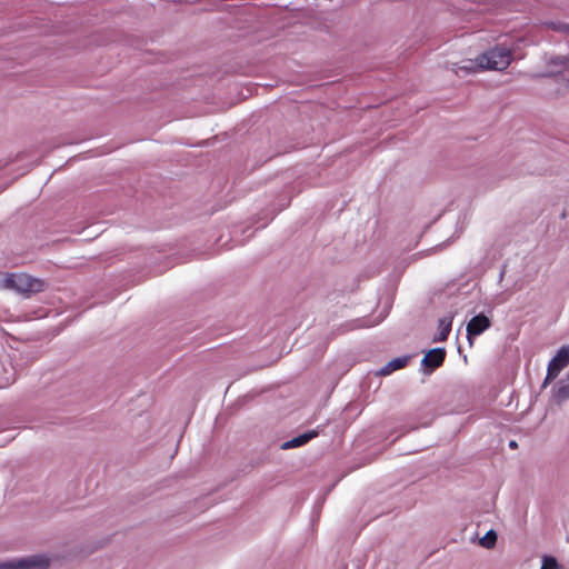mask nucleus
<instances>
[{
	"instance_id": "f8f14e48",
	"label": "nucleus",
	"mask_w": 569,
	"mask_h": 569,
	"mask_svg": "<svg viewBox=\"0 0 569 569\" xmlns=\"http://www.w3.org/2000/svg\"><path fill=\"white\" fill-rule=\"evenodd\" d=\"M558 561L555 557L546 556L542 559V565L540 569H557Z\"/></svg>"
},
{
	"instance_id": "4468645a",
	"label": "nucleus",
	"mask_w": 569,
	"mask_h": 569,
	"mask_svg": "<svg viewBox=\"0 0 569 569\" xmlns=\"http://www.w3.org/2000/svg\"><path fill=\"white\" fill-rule=\"evenodd\" d=\"M510 447H511V448H516V447H517L516 441H511V442H510Z\"/></svg>"
},
{
	"instance_id": "9b49d317",
	"label": "nucleus",
	"mask_w": 569,
	"mask_h": 569,
	"mask_svg": "<svg viewBox=\"0 0 569 569\" xmlns=\"http://www.w3.org/2000/svg\"><path fill=\"white\" fill-rule=\"evenodd\" d=\"M569 398V385H566L563 382H560L556 392H555V400L558 403L563 402Z\"/></svg>"
},
{
	"instance_id": "9d476101",
	"label": "nucleus",
	"mask_w": 569,
	"mask_h": 569,
	"mask_svg": "<svg viewBox=\"0 0 569 569\" xmlns=\"http://www.w3.org/2000/svg\"><path fill=\"white\" fill-rule=\"evenodd\" d=\"M497 532L495 530H489L485 536L478 539V545L486 549H491L495 547L497 542Z\"/></svg>"
},
{
	"instance_id": "20e7f679",
	"label": "nucleus",
	"mask_w": 569,
	"mask_h": 569,
	"mask_svg": "<svg viewBox=\"0 0 569 569\" xmlns=\"http://www.w3.org/2000/svg\"><path fill=\"white\" fill-rule=\"evenodd\" d=\"M569 365V347H561L548 365L545 385L557 378L559 372Z\"/></svg>"
},
{
	"instance_id": "39448f33",
	"label": "nucleus",
	"mask_w": 569,
	"mask_h": 569,
	"mask_svg": "<svg viewBox=\"0 0 569 569\" xmlns=\"http://www.w3.org/2000/svg\"><path fill=\"white\" fill-rule=\"evenodd\" d=\"M490 319L485 315H478L473 317L467 325V333L470 343H472V337L485 332L490 327Z\"/></svg>"
},
{
	"instance_id": "1a4fd4ad",
	"label": "nucleus",
	"mask_w": 569,
	"mask_h": 569,
	"mask_svg": "<svg viewBox=\"0 0 569 569\" xmlns=\"http://www.w3.org/2000/svg\"><path fill=\"white\" fill-rule=\"evenodd\" d=\"M451 325H452L451 316H446V317L441 318L438 322V333H437L436 340L445 341L449 336V332L451 330Z\"/></svg>"
},
{
	"instance_id": "ddd939ff",
	"label": "nucleus",
	"mask_w": 569,
	"mask_h": 569,
	"mask_svg": "<svg viewBox=\"0 0 569 569\" xmlns=\"http://www.w3.org/2000/svg\"><path fill=\"white\" fill-rule=\"evenodd\" d=\"M553 63L555 64H562V66H567L569 63V60L566 59V58H561V57H558L553 60Z\"/></svg>"
},
{
	"instance_id": "f257e3e1",
	"label": "nucleus",
	"mask_w": 569,
	"mask_h": 569,
	"mask_svg": "<svg viewBox=\"0 0 569 569\" xmlns=\"http://www.w3.org/2000/svg\"><path fill=\"white\" fill-rule=\"evenodd\" d=\"M515 59V47L497 43L473 59L467 58L450 66L458 77L481 73L486 71H505Z\"/></svg>"
},
{
	"instance_id": "f03ea898",
	"label": "nucleus",
	"mask_w": 569,
	"mask_h": 569,
	"mask_svg": "<svg viewBox=\"0 0 569 569\" xmlns=\"http://www.w3.org/2000/svg\"><path fill=\"white\" fill-rule=\"evenodd\" d=\"M69 553L66 550L53 549L12 559L0 565V569H46L61 567L68 563Z\"/></svg>"
},
{
	"instance_id": "0eeeda50",
	"label": "nucleus",
	"mask_w": 569,
	"mask_h": 569,
	"mask_svg": "<svg viewBox=\"0 0 569 569\" xmlns=\"http://www.w3.org/2000/svg\"><path fill=\"white\" fill-rule=\"evenodd\" d=\"M318 436L317 431H309L303 435H300L298 437L292 438L289 441H286L281 445L282 450L293 449L301 447L306 443H308L311 439L316 438Z\"/></svg>"
},
{
	"instance_id": "423d86ee",
	"label": "nucleus",
	"mask_w": 569,
	"mask_h": 569,
	"mask_svg": "<svg viewBox=\"0 0 569 569\" xmlns=\"http://www.w3.org/2000/svg\"><path fill=\"white\" fill-rule=\"evenodd\" d=\"M446 351L442 348L429 350L423 359L422 365L429 367L431 370L442 365L445 360Z\"/></svg>"
},
{
	"instance_id": "7ed1b4c3",
	"label": "nucleus",
	"mask_w": 569,
	"mask_h": 569,
	"mask_svg": "<svg viewBox=\"0 0 569 569\" xmlns=\"http://www.w3.org/2000/svg\"><path fill=\"white\" fill-rule=\"evenodd\" d=\"M47 288L48 283L44 279L27 272L0 273V290L14 291L24 298L43 292Z\"/></svg>"
},
{
	"instance_id": "6e6552de",
	"label": "nucleus",
	"mask_w": 569,
	"mask_h": 569,
	"mask_svg": "<svg viewBox=\"0 0 569 569\" xmlns=\"http://www.w3.org/2000/svg\"><path fill=\"white\" fill-rule=\"evenodd\" d=\"M407 362H408L407 357L396 358V359L389 361L388 363H386L382 368H380L376 372V376H389L393 371L405 368Z\"/></svg>"
}]
</instances>
